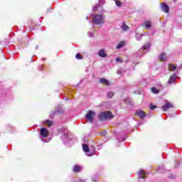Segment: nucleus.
I'll use <instances>...</instances> for the list:
<instances>
[{
    "mask_svg": "<svg viewBox=\"0 0 182 182\" xmlns=\"http://www.w3.org/2000/svg\"><path fill=\"white\" fill-rule=\"evenodd\" d=\"M124 139H126V137H125V138H124Z\"/></svg>",
    "mask_w": 182,
    "mask_h": 182,
    "instance_id": "nucleus-37",
    "label": "nucleus"
},
{
    "mask_svg": "<svg viewBox=\"0 0 182 182\" xmlns=\"http://www.w3.org/2000/svg\"><path fill=\"white\" fill-rule=\"evenodd\" d=\"M151 26L152 23L151 21H144L141 24V26L144 28V29H150V28H151Z\"/></svg>",
    "mask_w": 182,
    "mask_h": 182,
    "instance_id": "nucleus-8",
    "label": "nucleus"
},
{
    "mask_svg": "<svg viewBox=\"0 0 182 182\" xmlns=\"http://www.w3.org/2000/svg\"><path fill=\"white\" fill-rule=\"evenodd\" d=\"M117 73H118V75H122V71L118 70V71H117Z\"/></svg>",
    "mask_w": 182,
    "mask_h": 182,
    "instance_id": "nucleus-34",
    "label": "nucleus"
},
{
    "mask_svg": "<svg viewBox=\"0 0 182 182\" xmlns=\"http://www.w3.org/2000/svg\"><path fill=\"white\" fill-rule=\"evenodd\" d=\"M73 171H74V173H79V171H80V166H75Z\"/></svg>",
    "mask_w": 182,
    "mask_h": 182,
    "instance_id": "nucleus-19",
    "label": "nucleus"
},
{
    "mask_svg": "<svg viewBox=\"0 0 182 182\" xmlns=\"http://www.w3.org/2000/svg\"><path fill=\"white\" fill-rule=\"evenodd\" d=\"M138 176L139 178H144V176H146V173H144V171L143 169H141L138 173Z\"/></svg>",
    "mask_w": 182,
    "mask_h": 182,
    "instance_id": "nucleus-16",
    "label": "nucleus"
},
{
    "mask_svg": "<svg viewBox=\"0 0 182 182\" xmlns=\"http://www.w3.org/2000/svg\"><path fill=\"white\" fill-rule=\"evenodd\" d=\"M76 59H77L78 60H80V59H83V57L82 55H80V53H77L75 55Z\"/></svg>",
    "mask_w": 182,
    "mask_h": 182,
    "instance_id": "nucleus-24",
    "label": "nucleus"
},
{
    "mask_svg": "<svg viewBox=\"0 0 182 182\" xmlns=\"http://www.w3.org/2000/svg\"><path fill=\"white\" fill-rule=\"evenodd\" d=\"M162 10L164 11L166 14H168L169 8L168 6L166 4H161Z\"/></svg>",
    "mask_w": 182,
    "mask_h": 182,
    "instance_id": "nucleus-14",
    "label": "nucleus"
},
{
    "mask_svg": "<svg viewBox=\"0 0 182 182\" xmlns=\"http://www.w3.org/2000/svg\"><path fill=\"white\" fill-rule=\"evenodd\" d=\"M156 108H157V106L153 105V104L149 105V109H151V110H154V109H156Z\"/></svg>",
    "mask_w": 182,
    "mask_h": 182,
    "instance_id": "nucleus-26",
    "label": "nucleus"
},
{
    "mask_svg": "<svg viewBox=\"0 0 182 182\" xmlns=\"http://www.w3.org/2000/svg\"><path fill=\"white\" fill-rule=\"evenodd\" d=\"M163 168H164V166H160V167L159 168V170L160 171L161 173H164V171H163Z\"/></svg>",
    "mask_w": 182,
    "mask_h": 182,
    "instance_id": "nucleus-28",
    "label": "nucleus"
},
{
    "mask_svg": "<svg viewBox=\"0 0 182 182\" xmlns=\"http://www.w3.org/2000/svg\"><path fill=\"white\" fill-rule=\"evenodd\" d=\"M124 139H126V137H125V138H124Z\"/></svg>",
    "mask_w": 182,
    "mask_h": 182,
    "instance_id": "nucleus-38",
    "label": "nucleus"
},
{
    "mask_svg": "<svg viewBox=\"0 0 182 182\" xmlns=\"http://www.w3.org/2000/svg\"><path fill=\"white\" fill-rule=\"evenodd\" d=\"M106 4V0H99L98 4L95 5L94 7H92V11H97L98 8H100L102 5H105Z\"/></svg>",
    "mask_w": 182,
    "mask_h": 182,
    "instance_id": "nucleus-10",
    "label": "nucleus"
},
{
    "mask_svg": "<svg viewBox=\"0 0 182 182\" xmlns=\"http://www.w3.org/2000/svg\"><path fill=\"white\" fill-rule=\"evenodd\" d=\"M99 119L100 120H110V119H113V114L111 112H101Z\"/></svg>",
    "mask_w": 182,
    "mask_h": 182,
    "instance_id": "nucleus-2",
    "label": "nucleus"
},
{
    "mask_svg": "<svg viewBox=\"0 0 182 182\" xmlns=\"http://www.w3.org/2000/svg\"><path fill=\"white\" fill-rule=\"evenodd\" d=\"M86 19H89V17H86Z\"/></svg>",
    "mask_w": 182,
    "mask_h": 182,
    "instance_id": "nucleus-36",
    "label": "nucleus"
},
{
    "mask_svg": "<svg viewBox=\"0 0 182 182\" xmlns=\"http://www.w3.org/2000/svg\"><path fill=\"white\" fill-rule=\"evenodd\" d=\"M181 68H182V64L177 68L178 70H180V69H181Z\"/></svg>",
    "mask_w": 182,
    "mask_h": 182,
    "instance_id": "nucleus-32",
    "label": "nucleus"
},
{
    "mask_svg": "<svg viewBox=\"0 0 182 182\" xmlns=\"http://www.w3.org/2000/svg\"><path fill=\"white\" fill-rule=\"evenodd\" d=\"M40 134L41 136V140L44 141V143H48L49 140L45 139V137H48L49 136V131L46 129V128H41L40 129Z\"/></svg>",
    "mask_w": 182,
    "mask_h": 182,
    "instance_id": "nucleus-3",
    "label": "nucleus"
},
{
    "mask_svg": "<svg viewBox=\"0 0 182 182\" xmlns=\"http://www.w3.org/2000/svg\"><path fill=\"white\" fill-rule=\"evenodd\" d=\"M136 114H137L140 119H144V117L146 116V112H143L142 110L136 111Z\"/></svg>",
    "mask_w": 182,
    "mask_h": 182,
    "instance_id": "nucleus-12",
    "label": "nucleus"
},
{
    "mask_svg": "<svg viewBox=\"0 0 182 182\" xmlns=\"http://www.w3.org/2000/svg\"><path fill=\"white\" fill-rule=\"evenodd\" d=\"M114 1L117 6H119V7L122 6V2L120 1L119 0H114Z\"/></svg>",
    "mask_w": 182,
    "mask_h": 182,
    "instance_id": "nucleus-25",
    "label": "nucleus"
},
{
    "mask_svg": "<svg viewBox=\"0 0 182 182\" xmlns=\"http://www.w3.org/2000/svg\"><path fill=\"white\" fill-rule=\"evenodd\" d=\"M168 69H169V70H171V72H174V70H176L177 69V67L173 64H169Z\"/></svg>",
    "mask_w": 182,
    "mask_h": 182,
    "instance_id": "nucleus-18",
    "label": "nucleus"
},
{
    "mask_svg": "<svg viewBox=\"0 0 182 182\" xmlns=\"http://www.w3.org/2000/svg\"><path fill=\"white\" fill-rule=\"evenodd\" d=\"M96 115V113L93 111H89L88 113L85 115V117L90 123H93L95 122L94 116Z\"/></svg>",
    "mask_w": 182,
    "mask_h": 182,
    "instance_id": "nucleus-5",
    "label": "nucleus"
},
{
    "mask_svg": "<svg viewBox=\"0 0 182 182\" xmlns=\"http://www.w3.org/2000/svg\"><path fill=\"white\" fill-rule=\"evenodd\" d=\"M46 124H48V127H50L52 126L53 122L51 121L47 120L46 121Z\"/></svg>",
    "mask_w": 182,
    "mask_h": 182,
    "instance_id": "nucleus-27",
    "label": "nucleus"
},
{
    "mask_svg": "<svg viewBox=\"0 0 182 182\" xmlns=\"http://www.w3.org/2000/svg\"><path fill=\"white\" fill-rule=\"evenodd\" d=\"M105 19L106 17L103 14H95L93 16V18L92 20V23L95 25H105Z\"/></svg>",
    "mask_w": 182,
    "mask_h": 182,
    "instance_id": "nucleus-1",
    "label": "nucleus"
},
{
    "mask_svg": "<svg viewBox=\"0 0 182 182\" xmlns=\"http://www.w3.org/2000/svg\"><path fill=\"white\" fill-rule=\"evenodd\" d=\"M150 43L145 44L139 50L137 51L136 55L143 56L144 53H147V52H149V49H150Z\"/></svg>",
    "mask_w": 182,
    "mask_h": 182,
    "instance_id": "nucleus-4",
    "label": "nucleus"
},
{
    "mask_svg": "<svg viewBox=\"0 0 182 182\" xmlns=\"http://www.w3.org/2000/svg\"><path fill=\"white\" fill-rule=\"evenodd\" d=\"M98 55L100 58H106L107 55L106 54V50L105 49H101L98 51Z\"/></svg>",
    "mask_w": 182,
    "mask_h": 182,
    "instance_id": "nucleus-13",
    "label": "nucleus"
},
{
    "mask_svg": "<svg viewBox=\"0 0 182 182\" xmlns=\"http://www.w3.org/2000/svg\"><path fill=\"white\" fill-rule=\"evenodd\" d=\"M159 59L161 60L163 62H164V60H166V59H167V56L166 55V53H162L159 55Z\"/></svg>",
    "mask_w": 182,
    "mask_h": 182,
    "instance_id": "nucleus-17",
    "label": "nucleus"
},
{
    "mask_svg": "<svg viewBox=\"0 0 182 182\" xmlns=\"http://www.w3.org/2000/svg\"><path fill=\"white\" fill-rule=\"evenodd\" d=\"M100 82L102 83V85H106V86H109V85H110V82H109V80H107L105 78H100Z\"/></svg>",
    "mask_w": 182,
    "mask_h": 182,
    "instance_id": "nucleus-15",
    "label": "nucleus"
},
{
    "mask_svg": "<svg viewBox=\"0 0 182 182\" xmlns=\"http://www.w3.org/2000/svg\"><path fill=\"white\" fill-rule=\"evenodd\" d=\"M176 79H177V74H172L168 80V85L176 83Z\"/></svg>",
    "mask_w": 182,
    "mask_h": 182,
    "instance_id": "nucleus-11",
    "label": "nucleus"
},
{
    "mask_svg": "<svg viewBox=\"0 0 182 182\" xmlns=\"http://www.w3.org/2000/svg\"><path fill=\"white\" fill-rule=\"evenodd\" d=\"M123 46H124V43L121 42L117 46V49H121V48H123Z\"/></svg>",
    "mask_w": 182,
    "mask_h": 182,
    "instance_id": "nucleus-23",
    "label": "nucleus"
},
{
    "mask_svg": "<svg viewBox=\"0 0 182 182\" xmlns=\"http://www.w3.org/2000/svg\"><path fill=\"white\" fill-rule=\"evenodd\" d=\"M56 113H60V109H58L54 112V114H56Z\"/></svg>",
    "mask_w": 182,
    "mask_h": 182,
    "instance_id": "nucleus-31",
    "label": "nucleus"
},
{
    "mask_svg": "<svg viewBox=\"0 0 182 182\" xmlns=\"http://www.w3.org/2000/svg\"><path fill=\"white\" fill-rule=\"evenodd\" d=\"M68 134H69V131H68V129H65L62 136V139L63 140L64 143H68L69 140H70Z\"/></svg>",
    "mask_w": 182,
    "mask_h": 182,
    "instance_id": "nucleus-7",
    "label": "nucleus"
},
{
    "mask_svg": "<svg viewBox=\"0 0 182 182\" xmlns=\"http://www.w3.org/2000/svg\"><path fill=\"white\" fill-rule=\"evenodd\" d=\"M151 92L154 93V95H157V93L160 92V90H157L156 87L151 88Z\"/></svg>",
    "mask_w": 182,
    "mask_h": 182,
    "instance_id": "nucleus-20",
    "label": "nucleus"
},
{
    "mask_svg": "<svg viewBox=\"0 0 182 182\" xmlns=\"http://www.w3.org/2000/svg\"><path fill=\"white\" fill-rule=\"evenodd\" d=\"M142 36H141V35H140V36L136 35V38L137 41H140V38H141Z\"/></svg>",
    "mask_w": 182,
    "mask_h": 182,
    "instance_id": "nucleus-29",
    "label": "nucleus"
},
{
    "mask_svg": "<svg viewBox=\"0 0 182 182\" xmlns=\"http://www.w3.org/2000/svg\"><path fill=\"white\" fill-rule=\"evenodd\" d=\"M46 60V58H42V60Z\"/></svg>",
    "mask_w": 182,
    "mask_h": 182,
    "instance_id": "nucleus-35",
    "label": "nucleus"
},
{
    "mask_svg": "<svg viewBox=\"0 0 182 182\" xmlns=\"http://www.w3.org/2000/svg\"><path fill=\"white\" fill-rule=\"evenodd\" d=\"M82 150H83V151H85V153H86V154H87V156H88V157H90V156H93V154H95L93 152H90L89 146H87V144H86L82 145Z\"/></svg>",
    "mask_w": 182,
    "mask_h": 182,
    "instance_id": "nucleus-6",
    "label": "nucleus"
},
{
    "mask_svg": "<svg viewBox=\"0 0 182 182\" xmlns=\"http://www.w3.org/2000/svg\"><path fill=\"white\" fill-rule=\"evenodd\" d=\"M117 62H122V60L120 58H117Z\"/></svg>",
    "mask_w": 182,
    "mask_h": 182,
    "instance_id": "nucleus-33",
    "label": "nucleus"
},
{
    "mask_svg": "<svg viewBox=\"0 0 182 182\" xmlns=\"http://www.w3.org/2000/svg\"><path fill=\"white\" fill-rule=\"evenodd\" d=\"M88 36H90V38H92L93 33H92V32L88 33Z\"/></svg>",
    "mask_w": 182,
    "mask_h": 182,
    "instance_id": "nucleus-30",
    "label": "nucleus"
},
{
    "mask_svg": "<svg viewBox=\"0 0 182 182\" xmlns=\"http://www.w3.org/2000/svg\"><path fill=\"white\" fill-rule=\"evenodd\" d=\"M114 96V92H113L112 91H109L107 92V97H109L110 99H112V97H113Z\"/></svg>",
    "mask_w": 182,
    "mask_h": 182,
    "instance_id": "nucleus-21",
    "label": "nucleus"
},
{
    "mask_svg": "<svg viewBox=\"0 0 182 182\" xmlns=\"http://www.w3.org/2000/svg\"><path fill=\"white\" fill-rule=\"evenodd\" d=\"M173 107V103L170 102H167L164 106H162L161 109L163 112H167L168 109H171Z\"/></svg>",
    "mask_w": 182,
    "mask_h": 182,
    "instance_id": "nucleus-9",
    "label": "nucleus"
},
{
    "mask_svg": "<svg viewBox=\"0 0 182 182\" xmlns=\"http://www.w3.org/2000/svg\"><path fill=\"white\" fill-rule=\"evenodd\" d=\"M121 28L126 32V31H127L129 29V27L127 26V25H126L125 23H124L122 26Z\"/></svg>",
    "mask_w": 182,
    "mask_h": 182,
    "instance_id": "nucleus-22",
    "label": "nucleus"
}]
</instances>
